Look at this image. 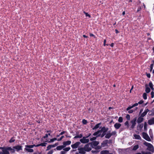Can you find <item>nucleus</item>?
<instances>
[{"label":"nucleus","instance_id":"obj_1","mask_svg":"<svg viewBox=\"0 0 154 154\" xmlns=\"http://www.w3.org/2000/svg\"><path fill=\"white\" fill-rule=\"evenodd\" d=\"M143 144L146 146H147V150L152 152H154V148L152 144L145 141L144 142Z\"/></svg>","mask_w":154,"mask_h":154},{"label":"nucleus","instance_id":"obj_2","mask_svg":"<svg viewBox=\"0 0 154 154\" xmlns=\"http://www.w3.org/2000/svg\"><path fill=\"white\" fill-rule=\"evenodd\" d=\"M108 129L109 128H108L105 127L104 126L100 130H98L97 131L94 132L93 134V135L94 136H96L99 133H101L102 132H106L108 131Z\"/></svg>","mask_w":154,"mask_h":154},{"label":"nucleus","instance_id":"obj_3","mask_svg":"<svg viewBox=\"0 0 154 154\" xmlns=\"http://www.w3.org/2000/svg\"><path fill=\"white\" fill-rule=\"evenodd\" d=\"M0 149H2V152L0 153L1 154H10L9 152V147H0Z\"/></svg>","mask_w":154,"mask_h":154},{"label":"nucleus","instance_id":"obj_4","mask_svg":"<svg viewBox=\"0 0 154 154\" xmlns=\"http://www.w3.org/2000/svg\"><path fill=\"white\" fill-rule=\"evenodd\" d=\"M137 120V117L134 118L130 121V123L131 124V125L129 128L130 130H131L134 128L136 124V121Z\"/></svg>","mask_w":154,"mask_h":154},{"label":"nucleus","instance_id":"obj_5","mask_svg":"<svg viewBox=\"0 0 154 154\" xmlns=\"http://www.w3.org/2000/svg\"><path fill=\"white\" fill-rule=\"evenodd\" d=\"M116 131H112L111 133L110 131H108L106 133L105 137L106 139H109L112 135H115L116 134Z\"/></svg>","mask_w":154,"mask_h":154},{"label":"nucleus","instance_id":"obj_6","mask_svg":"<svg viewBox=\"0 0 154 154\" xmlns=\"http://www.w3.org/2000/svg\"><path fill=\"white\" fill-rule=\"evenodd\" d=\"M142 136L146 140L148 141H151L150 137L146 133L143 132L142 133Z\"/></svg>","mask_w":154,"mask_h":154},{"label":"nucleus","instance_id":"obj_7","mask_svg":"<svg viewBox=\"0 0 154 154\" xmlns=\"http://www.w3.org/2000/svg\"><path fill=\"white\" fill-rule=\"evenodd\" d=\"M90 144V143H88L85 146L84 148L85 149V151L88 152L91 151V147L89 146Z\"/></svg>","mask_w":154,"mask_h":154},{"label":"nucleus","instance_id":"obj_8","mask_svg":"<svg viewBox=\"0 0 154 154\" xmlns=\"http://www.w3.org/2000/svg\"><path fill=\"white\" fill-rule=\"evenodd\" d=\"M80 141L82 143H88L89 140L88 139H86L85 137H83L80 140Z\"/></svg>","mask_w":154,"mask_h":154},{"label":"nucleus","instance_id":"obj_9","mask_svg":"<svg viewBox=\"0 0 154 154\" xmlns=\"http://www.w3.org/2000/svg\"><path fill=\"white\" fill-rule=\"evenodd\" d=\"M89 143L91 144V147L92 148H93L94 146H97L99 143L98 141H94Z\"/></svg>","mask_w":154,"mask_h":154},{"label":"nucleus","instance_id":"obj_10","mask_svg":"<svg viewBox=\"0 0 154 154\" xmlns=\"http://www.w3.org/2000/svg\"><path fill=\"white\" fill-rule=\"evenodd\" d=\"M13 148L15 149L17 152H18L20 150H21L22 149V146L20 145H17L14 146L13 147Z\"/></svg>","mask_w":154,"mask_h":154},{"label":"nucleus","instance_id":"obj_11","mask_svg":"<svg viewBox=\"0 0 154 154\" xmlns=\"http://www.w3.org/2000/svg\"><path fill=\"white\" fill-rule=\"evenodd\" d=\"M80 144V142H77L73 144L71 146L73 149H76L78 147Z\"/></svg>","mask_w":154,"mask_h":154},{"label":"nucleus","instance_id":"obj_12","mask_svg":"<svg viewBox=\"0 0 154 154\" xmlns=\"http://www.w3.org/2000/svg\"><path fill=\"white\" fill-rule=\"evenodd\" d=\"M144 120V118L143 117H142L140 115L139 117H138L137 120V123H141Z\"/></svg>","mask_w":154,"mask_h":154},{"label":"nucleus","instance_id":"obj_13","mask_svg":"<svg viewBox=\"0 0 154 154\" xmlns=\"http://www.w3.org/2000/svg\"><path fill=\"white\" fill-rule=\"evenodd\" d=\"M78 149L79 151V153L81 154H85L86 153L84 147H80Z\"/></svg>","mask_w":154,"mask_h":154},{"label":"nucleus","instance_id":"obj_14","mask_svg":"<svg viewBox=\"0 0 154 154\" xmlns=\"http://www.w3.org/2000/svg\"><path fill=\"white\" fill-rule=\"evenodd\" d=\"M143 126V123H138L137 126V129L138 131H141Z\"/></svg>","mask_w":154,"mask_h":154},{"label":"nucleus","instance_id":"obj_15","mask_svg":"<svg viewBox=\"0 0 154 154\" xmlns=\"http://www.w3.org/2000/svg\"><path fill=\"white\" fill-rule=\"evenodd\" d=\"M149 111V110L148 109H145L144 112L141 114V116L142 117H144Z\"/></svg>","mask_w":154,"mask_h":154},{"label":"nucleus","instance_id":"obj_16","mask_svg":"<svg viewBox=\"0 0 154 154\" xmlns=\"http://www.w3.org/2000/svg\"><path fill=\"white\" fill-rule=\"evenodd\" d=\"M71 141L69 140L63 142V146L65 147L67 145H70L71 143Z\"/></svg>","mask_w":154,"mask_h":154},{"label":"nucleus","instance_id":"obj_17","mask_svg":"<svg viewBox=\"0 0 154 154\" xmlns=\"http://www.w3.org/2000/svg\"><path fill=\"white\" fill-rule=\"evenodd\" d=\"M148 123L151 125L154 124V118H152L148 121Z\"/></svg>","mask_w":154,"mask_h":154},{"label":"nucleus","instance_id":"obj_18","mask_svg":"<svg viewBox=\"0 0 154 154\" xmlns=\"http://www.w3.org/2000/svg\"><path fill=\"white\" fill-rule=\"evenodd\" d=\"M121 126V124L120 123H116L114 125V127L116 129H119Z\"/></svg>","mask_w":154,"mask_h":154},{"label":"nucleus","instance_id":"obj_19","mask_svg":"<svg viewBox=\"0 0 154 154\" xmlns=\"http://www.w3.org/2000/svg\"><path fill=\"white\" fill-rule=\"evenodd\" d=\"M145 86L146 88L145 91L146 93H148L150 91V89L148 87V85L147 84H146Z\"/></svg>","mask_w":154,"mask_h":154},{"label":"nucleus","instance_id":"obj_20","mask_svg":"<svg viewBox=\"0 0 154 154\" xmlns=\"http://www.w3.org/2000/svg\"><path fill=\"white\" fill-rule=\"evenodd\" d=\"M108 143V140H105L103 141L102 143H101V145L102 146H106Z\"/></svg>","mask_w":154,"mask_h":154},{"label":"nucleus","instance_id":"obj_21","mask_svg":"<svg viewBox=\"0 0 154 154\" xmlns=\"http://www.w3.org/2000/svg\"><path fill=\"white\" fill-rule=\"evenodd\" d=\"M134 137L135 139L141 140V138L140 136L139 135H137L136 134H134Z\"/></svg>","mask_w":154,"mask_h":154},{"label":"nucleus","instance_id":"obj_22","mask_svg":"<svg viewBox=\"0 0 154 154\" xmlns=\"http://www.w3.org/2000/svg\"><path fill=\"white\" fill-rule=\"evenodd\" d=\"M103 133L102 134H98L97 136V137H101L102 138L104 136H105L106 134V132H102Z\"/></svg>","mask_w":154,"mask_h":154},{"label":"nucleus","instance_id":"obj_23","mask_svg":"<svg viewBox=\"0 0 154 154\" xmlns=\"http://www.w3.org/2000/svg\"><path fill=\"white\" fill-rule=\"evenodd\" d=\"M109 152V151L108 150H103L100 151V154H108Z\"/></svg>","mask_w":154,"mask_h":154},{"label":"nucleus","instance_id":"obj_24","mask_svg":"<svg viewBox=\"0 0 154 154\" xmlns=\"http://www.w3.org/2000/svg\"><path fill=\"white\" fill-rule=\"evenodd\" d=\"M149 134L150 138L151 139L153 138V134L152 132V130L151 129H150L149 131Z\"/></svg>","mask_w":154,"mask_h":154},{"label":"nucleus","instance_id":"obj_25","mask_svg":"<svg viewBox=\"0 0 154 154\" xmlns=\"http://www.w3.org/2000/svg\"><path fill=\"white\" fill-rule=\"evenodd\" d=\"M149 85L152 91H154V88L153 87V85L152 83V82L150 81L149 83Z\"/></svg>","mask_w":154,"mask_h":154},{"label":"nucleus","instance_id":"obj_26","mask_svg":"<svg viewBox=\"0 0 154 154\" xmlns=\"http://www.w3.org/2000/svg\"><path fill=\"white\" fill-rule=\"evenodd\" d=\"M101 124V123H98V124H96L95 126L93 128V130L96 129L98 128H99V126Z\"/></svg>","mask_w":154,"mask_h":154},{"label":"nucleus","instance_id":"obj_27","mask_svg":"<svg viewBox=\"0 0 154 154\" xmlns=\"http://www.w3.org/2000/svg\"><path fill=\"white\" fill-rule=\"evenodd\" d=\"M64 148V147L63 145H61V146H57L56 147V149L57 150H61Z\"/></svg>","mask_w":154,"mask_h":154},{"label":"nucleus","instance_id":"obj_28","mask_svg":"<svg viewBox=\"0 0 154 154\" xmlns=\"http://www.w3.org/2000/svg\"><path fill=\"white\" fill-rule=\"evenodd\" d=\"M47 144V143H41L40 144H37V145L36 146L38 147L40 146H46V144Z\"/></svg>","mask_w":154,"mask_h":154},{"label":"nucleus","instance_id":"obj_29","mask_svg":"<svg viewBox=\"0 0 154 154\" xmlns=\"http://www.w3.org/2000/svg\"><path fill=\"white\" fill-rule=\"evenodd\" d=\"M9 147V151H11V152L12 153H14L15 152V149H14V148H12L11 147Z\"/></svg>","mask_w":154,"mask_h":154},{"label":"nucleus","instance_id":"obj_30","mask_svg":"<svg viewBox=\"0 0 154 154\" xmlns=\"http://www.w3.org/2000/svg\"><path fill=\"white\" fill-rule=\"evenodd\" d=\"M147 124L146 122H145L144 124V129L145 131H146L147 130Z\"/></svg>","mask_w":154,"mask_h":154},{"label":"nucleus","instance_id":"obj_31","mask_svg":"<svg viewBox=\"0 0 154 154\" xmlns=\"http://www.w3.org/2000/svg\"><path fill=\"white\" fill-rule=\"evenodd\" d=\"M82 137V134H80L79 135H77L75 136L74 137V139H76L77 138H81Z\"/></svg>","mask_w":154,"mask_h":154},{"label":"nucleus","instance_id":"obj_32","mask_svg":"<svg viewBox=\"0 0 154 154\" xmlns=\"http://www.w3.org/2000/svg\"><path fill=\"white\" fill-rule=\"evenodd\" d=\"M36 146L34 144V145H25V147L26 148H32L34 146Z\"/></svg>","mask_w":154,"mask_h":154},{"label":"nucleus","instance_id":"obj_33","mask_svg":"<svg viewBox=\"0 0 154 154\" xmlns=\"http://www.w3.org/2000/svg\"><path fill=\"white\" fill-rule=\"evenodd\" d=\"M25 150L27 151L28 152H33V150L31 149L27 148H26L25 149Z\"/></svg>","mask_w":154,"mask_h":154},{"label":"nucleus","instance_id":"obj_34","mask_svg":"<svg viewBox=\"0 0 154 154\" xmlns=\"http://www.w3.org/2000/svg\"><path fill=\"white\" fill-rule=\"evenodd\" d=\"M55 147V145H49L47 147V150H49L52 147Z\"/></svg>","mask_w":154,"mask_h":154},{"label":"nucleus","instance_id":"obj_35","mask_svg":"<svg viewBox=\"0 0 154 154\" xmlns=\"http://www.w3.org/2000/svg\"><path fill=\"white\" fill-rule=\"evenodd\" d=\"M139 148V146L138 145H136L134 146L133 148L132 149V150H137Z\"/></svg>","mask_w":154,"mask_h":154},{"label":"nucleus","instance_id":"obj_36","mask_svg":"<svg viewBox=\"0 0 154 154\" xmlns=\"http://www.w3.org/2000/svg\"><path fill=\"white\" fill-rule=\"evenodd\" d=\"M143 97L144 100H146L147 99V94L146 93H143Z\"/></svg>","mask_w":154,"mask_h":154},{"label":"nucleus","instance_id":"obj_37","mask_svg":"<svg viewBox=\"0 0 154 154\" xmlns=\"http://www.w3.org/2000/svg\"><path fill=\"white\" fill-rule=\"evenodd\" d=\"M125 125L127 126V128H129V122L128 121H126L124 123Z\"/></svg>","mask_w":154,"mask_h":154},{"label":"nucleus","instance_id":"obj_38","mask_svg":"<svg viewBox=\"0 0 154 154\" xmlns=\"http://www.w3.org/2000/svg\"><path fill=\"white\" fill-rule=\"evenodd\" d=\"M70 149V147H66L63 149V150L66 152L68 151Z\"/></svg>","mask_w":154,"mask_h":154},{"label":"nucleus","instance_id":"obj_39","mask_svg":"<svg viewBox=\"0 0 154 154\" xmlns=\"http://www.w3.org/2000/svg\"><path fill=\"white\" fill-rule=\"evenodd\" d=\"M14 137H11V139L9 140V142L10 143H12V142H14L15 141V140L14 139Z\"/></svg>","mask_w":154,"mask_h":154},{"label":"nucleus","instance_id":"obj_40","mask_svg":"<svg viewBox=\"0 0 154 154\" xmlns=\"http://www.w3.org/2000/svg\"><path fill=\"white\" fill-rule=\"evenodd\" d=\"M149 115L150 116L154 115V110L151 111H149Z\"/></svg>","mask_w":154,"mask_h":154},{"label":"nucleus","instance_id":"obj_41","mask_svg":"<svg viewBox=\"0 0 154 154\" xmlns=\"http://www.w3.org/2000/svg\"><path fill=\"white\" fill-rule=\"evenodd\" d=\"M56 140H57V139L56 138H54L51 139H50L49 142H52Z\"/></svg>","mask_w":154,"mask_h":154},{"label":"nucleus","instance_id":"obj_42","mask_svg":"<svg viewBox=\"0 0 154 154\" xmlns=\"http://www.w3.org/2000/svg\"><path fill=\"white\" fill-rule=\"evenodd\" d=\"M118 121L119 122L121 123L123 122V118L122 117L120 116L119 117L118 119Z\"/></svg>","mask_w":154,"mask_h":154},{"label":"nucleus","instance_id":"obj_43","mask_svg":"<svg viewBox=\"0 0 154 154\" xmlns=\"http://www.w3.org/2000/svg\"><path fill=\"white\" fill-rule=\"evenodd\" d=\"M83 13L85 14L86 17H88L89 18H90L91 17L90 15L88 13L86 12L85 11H84Z\"/></svg>","mask_w":154,"mask_h":154},{"label":"nucleus","instance_id":"obj_44","mask_svg":"<svg viewBox=\"0 0 154 154\" xmlns=\"http://www.w3.org/2000/svg\"><path fill=\"white\" fill-rule=\"evenodd\" d=\"M82 123L84 125H86L87 123V121L86 120L83 119L82 120Z\"/></svg>","mask_w":154,"mask_h":154},{"label":"nucleus","instance_id":"obj_45","mask_svg":"<svg viewBox=\"0 0 154 154\" xmlns=\"http://www.w3.org/2000/svg\"><path fill=\"white\" fill-rule=\"evenodd\" d=\"M96 136H97V135ZM97 137V136L96 137H93L92 138H91L90 139V140L91 141L95 140L96 139Z\"/></svg>","mask_w":154,"mask_h":154},{"label":"nucleus","instance_id":"obj_46","mask_svg":"<svg viewBox=\"0 0 154 154\" xmlns=\"http://www.w3.org/2000/svg\"><path fill=\"white\" fill-rule=\"evenodd\" d=\"M126 118L128 120H130V116L129 115L127 114Z\"/></svg>","mask_w":154,"mask_h":154},{"label":"nucleus","instance_id":"obj_47","mask_svg":"<svg viewBox=\"0 0 154 154\" xmlns=\"http://www.w3.org/2000/svg\"><path fill=\"white\" fill-rule=\"evenodd\" d=\"M133 107H134L133 105L131 106H129L126 109V110L128 111V110H129L130 109H131V108H132Z\"/></svg>","mask_w":154,"mask_h":154},{"label":"nucleus","instance_id":"obj_48","mask_svg":"<svg viewBox=\"0 0 154 154\" xmlns=\"http://www.w3.org/2000/svg\"><path fill=\"white\" fill-rule=\"evenodd\" d=\"M146 76L148 78H150L151 75L150 73L146 72Z\"/></svg>","mask_w":154,"mask_h":154},{"label":"nucleus","instance_id":"obj_49","mask_svg":"<svg viewBox=\"0 0 154 154\" xmlns=\"http://www.w3.org/2000/svg\"><path fill=\"white\" fill-rule=\"evenodd\" d=\"M64 137L63 136H62L60 138L57 139V140L58 141H60L62 140L63 138Z\"/></svg>","mask_w":154,"mask_h":154},{"label":"nucleus","instance_id":"obj_50","mask_svg":"<svg viewBox=\"0 0 154 154\" xmlns=\"http://www.w3.org/2000/svg\"><path fill=\"white\" fill-rule=\"evenodd\" d=\"M153 64H151L150 66V72H151L153 68Z\"/></svg>","mask_w":154,"mask_h":154},{"label":"nucleus","instance_id":"obj_51","mask_svg":"<svg viewBox=\"0 0 154 154\" xmlns=\"http://www.w3.org/2000/svg\"><path fill=\"white\" fill-rule=\"evenodd\" d=\"M134 112V110L133 109H130L128 110V113L130 114Z\"/></svg>","mask_w":154,"mask_h":154},{"label":"nucleus","instance_id":"obj_52","mask_svg":"<svg viewBox=\"0 0 154 154\" xmlns=\"http://www.w3.org/2000/svg\"><path fill=\"white\" fill-rule=\"evenodd\" d=\"M151 97L152 98H153L154 96V92L153 91H152L151 93Z\"/></svg>","mask_w":154,"mask_h":154},{"label":"nucleus","instance_id":"obj_53","mask_svg":"<svg viewBox=\"0 0 154 154\" xmlns=\"http://www.w3.org/2000/svg\"><path fill=\"white\" fill-rule=\"evenodd\" d=\"M143 102H144V101L143 100H140L139 102H138V103L139 104H142L143 103Z\"/></svg>","mask_w":154,"mask_h":154},{"label":"nucleus","instance_id":"obj_54","mask_svg":"<svg viewBox=\"0 0 154 154\" xmlns=\"http://www.w3.org/2000/svg\"><path fill=\"white\" fill-rule=\"evenodd\" d=\"M90 36L91 37H93L94 38H95L96 37V36L94 35L93 34H92L91 33H90Z\"/></svg>","mask_w":154,"mask_h":154},{"label":"nucleus","instance_id":"obj_55","mask_svg":"<svg viewBox=\"0 0 154 154\" xmlns=\"http://www.w3.org/2000/svg\"><path fill=\"white\" fill-rule=\"evenodd\" d=\"M106 40L105 39L104 40L103 45L104 46H105L106 45H108L106 44Z\"/></svg>","mask_w":154,"mask_h":154},{"label":"nucleus","instance_id":"obj_56","mask_svg":"<svg viewBox=\"0 0 154 154\" xmlns=\"http://www.w3.org/2000/svg\"><path fill=\"white\" fill-rule=\"evenodd\" d=\"M53 153V151L52 150H51L48 152L47 154H52Z\"/></svg>","mask_w":154,"mask_h":154},{"label":"nucleus","instance_id":"obj_57","mask_svg":"<svg viewBox=\"0 0 154 154\" xmlns=\"http://www.w3.org/2000/svg\"><path fill=\"white\" fill-rule=\"evenodd\" d=\"M138 104H139L138 103H134V104L133 105V107H134L137 106Z\"/></svg>","mask_w":154,"mask_h":154},{"label":"nucleus","instance_id":"obj_58","mask_svg":"<svg viewBox=\"0 0 154 154\" xmlns=\"http://www.w3.org/2000/svg\"><path fill=\"white\" fill-rule=\"evenodd\" d=\"M48 137V134H46L45 135V136H44L43 137L44 138H47Z\"/></svg>","mask_w":154,"mask_h":154},{"label":"nucleus","instance_id":"obj_59","mask_svg":"<svg viewBox=\"0 0 154 154\" xmlns=\"http://www.w3.org/2000/svg\"><path fill=\"white\" fill-rule=\"evenodd\" d=\"M66 153V152L64 151H61L60 152V154H65Z\"/></svg>","mask_w":154,"mask_h":154},{"label":"nucleus","instance_id":"obj_60","mask_svg":"<svg viewBox=\"0 0 154 154\" xmlns=\"http://www.w3.org/2000/svg\"><path fill=\"white\" fill-rule=\"evenodd\" d=\"M65 131H62L60 134V135H62L64 134L65 133Z\"/></svg>","mask_w":154,"mask_h":154},{"label":"nucleus","instance_id":"obj_61","mask_svg":"<svg viewBox=\"0 0 154 154\" xmlns=\"http://www.w3.org/2000/svg\"><path fill=\"white\" fill-rule=\"evenodd\" d=\"M143 109H140V112L139 113V115H140L142 112L143 111Z\"/></svg>","mask_w":154,"mask_h":154},{"label":"nucleus","instance_id":"obj_62","mask_svg":"<svg viewBox=\"0 0 154 154\" xmlns=\"http://www.w3.org/2000/svg\"><path fill=\"white\" fill-rule=\"evenodd\" d=\"M145 154H151V153L149 152H146Z\"/></svg>","mask_w":154,"mask_h":154},{"label":"nucleus","instance_id":"obj_63","mask_svg":"<svg viewBox=\"0 0 154 154\" xmlns=\"http://www.w3.org/2000/svg\"><path fill=\"white\" fill-rule=\"evenodd\" d=\"M114 44L113 43H112L110 45V46L111 47H113L114 46Z\"/></svg>","mask_w":154,"mask_h":154},{"label":"nucleus","instance_id":"obj_64","mask_svg":"<svg viewBox=\"0 0 154 154\" xmlns=\"http://www.w3.org/2000/svg\"><path fill=\"white\" fill-rule=\"evenodd\" d=\"M115 32H116V34H118L119 33V31L117 29H115Z\"/></svg>","mask_w":154,"mask_h":154}]
</instances>
